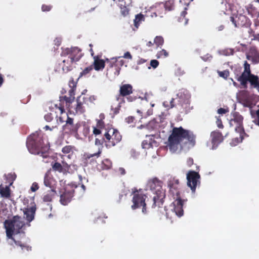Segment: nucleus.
Returning a JSON list of instances; mask_svg holds the SVG:
<instances>
[{"label":"nucleus","mask_w":259,"mask_h":259,"mask_svg":"<svg viewBox=\"0 0 259 259\" xmlns=\"http://www.w3.org/2000/svg\"><path fill=\"white\" fill-rule=\"evenodd\" d=\"M35 211L36 207L35 205L25 208L24 213L28 222H30L34 219Z\"/></svg>","instance_id":"nucleus-22"},{"label":"nucleus","mask_w":259,"mask_h":259,"mask_svg":"<svg viewBox=\"0 0 259 259\" xmlns=\"http://www.w3.org/2000/svg\"><path fill=\"white\" fill-rule=\"evenodd\" d=\"M168 186L170 193L174 197H180V183L178 179L175 178H170L168 181Z\"/></svg>","instance_id":"nucleus-17"},{"label":"nucleus","mask_w":259,"mask_h":259,"mask_svg":"<svg viewBox=\"0 0 259 259\" xmlns=\"http://www.w3.org/2000/svg\"><path fill=\"white\" fill-rule=\"evenodd\" d=\"M39 189L38 185L37 183L34 182L31 187V190L32 192H35L36 190H37Z\"/></svg>","instance_id":"nucleus-48"},{"label":"nucleus","mask_w":259,"mask_h":259,"mask_svg":"<svg viewBox=\"0 0 259 259\" xmlns=\"http://www.w3.org/2000/svg\"><path fill=\"white\" fill-rule=\"evenodd\" d=\"M118 6L120 8V12L123 16H127L129 13V9L125 6V3L123 0H118Z\"/></svg>","instance_id":"nucleus-27"},{"label":"nucleus","mask_w":259,"mask_h":259,"mask_svg":"<svg viewBox=\"0 0 259 259\" xmlns=\"http://www.w3.org/2000/svg\"><path fill=\"white\" fill-rule=\"evenodd\" d=\"M74 190L73 189H65L64 192L61 195L60 201L64 205H67L72 200L74 196Z\"/></svg>","instance_id":"nucleus-19"},{"label":"nucleus","mask_w":259,"mask_h":259,"mask_svg":"<svg viewBox=\"0 0 259 259\" xmlns=\"http://www.w3.org/2000/svg\"><path fill=\"white\" fill-rule=\"evenodd\" d=\"M159 65V62L156 60H152L150 62V65L153 68H156Z\"/></svg>","instance_id":"nucleus-49"},{"label":"nucleus","mask_w":259,"mask_h":259,"mask_svg":"<svg viewBox=\"0 0 259 259\" xmlns=\"http://www.w3.org/2000/svg\"><path fill=\"white\" fill-rule=\"evenodd\" d=\"M162 186V181L157 178L151 179L148 181L147 187L149 188L153 193L152 198L147 200L149 207L155 208L156 206L161 207L163 205L165 193Z\"/></svg>","instance_id":"nucleus-2"},{"label":"nucleus","mask_w":259,"mask_h":259,"mask_svg":"<svg viewBox=\"0 0 259 259\" xmlns=\"http://www.w3.org/2000/svg\"><path fill=\"white\" fill-rule=\"evenodd\" d=\"M153 43L151 41H149L147 42L146 46L148 47H150L153 45Z\"/></svg>","instance_id":"nucleus-61"},{"label":"nucleus","mask_w":259,"mask_h":259,"mask_svg":"<svg viewBox=\"0 0 259 259\" xmlns=\"http://www.w3.org/2000/svg\"><path fill=\"white\" fill-rule=\"evenodd\" d=\"M196 137L192 132L185 130L183 127H174L168 137L167 146L173 152L177 151L180 145L189 143L191 146L195 145Z\"/></svg>","instance_id":"nucleus-1"},{"label":"nucleus","mask_w":259,"mask_h":259,"mask_svg":"<svg viewBox=\"0 0 259 259\" xmlns=\"http://www.w3.org/2000/svg\"><path fill=\"white\" fill-rule=\"evenodd\" d=\"M43 139L41 134L36 132L32 134L28 138L26 142V146L28 150L31 153L40 154L42 157L46 158L47 157L46 153L40 151Z\"/></svg>","instance_id":"nucleus-5"},{"label":"nucleus","mask_w":259,"mask_h":259,"mask_svg":"<svg viewBox=\"0 0 259 259\" xmlns=\"http://www.w3.org/2000/svg\"><path fill=\"white\" fill-rule=\"evenodd\" d=\"M106 62L109 63V67L107 68V73L113 74L114 76L119 74L121 67L123 65L124 61L122 57H113L111 59H106Z\"/></svg>","instance_id":"nucleus-8"},{"label":"nucleus","mask_w":259,"mask_h":259,"mask_svg":"<svg viewBox=\"0 0 259 259\" xmlns=\"http://www.w3.org/2000/svg\"><path fill=\"white\" fill-rule=\"evenodd\" d=\"M145 20L144 16L142 14H138L136 16L135 19L134 20L135 25L136 27H138L140 23L142 21H144Z\"/></svg>","instance_id":"nucleus-35"},{"label":"nucleus","mask_w":259,"mask_h":259,"mask_svg":"<svg viewBox=\"0 0 259 259\" xmlns=\"http://www.w3.org/2000/svg\"><path fill=\"white\" fill-rule=\"evenodd\" d=\"M0 194L2 197L9 198L11 196L10 189L8 186L0 188Z\"/></svg>","instance_id":"nucleus-30"},{"label":"nucleus","mask_w":259,"mask_h":259,"mask_svg":"<svg viewBox=\"0 0 259 259\" xmlns=\"http://www.w3.org/2000/svg\"><path fill=\"white\" fill-rule=\"evenodd\" d=\"M52 6L51 5H42L41 10L43 12H49L52 9Z\"/></svg>","instance_id":"nucleus-47"},{"label":"nucleus","mask_w":259,"mask_h":259,"mask_svg":"<svg viewBox=\"0 0 259 259\" xmlns=\"http://www.w3.org/2000/svg\"><path fill=\"white\" fill-rule=\"evenodd\" d=\"M101 153H102V150L101 149H99L98 151L97 152H95L93 154L84 153L83 156L84 157V159L87 161H88L90 158H93L94 157H96L97 158L99 157L100 156Z\"/></svg>","instance_id":"nucleus-33"},{"label":"nucleus","mask_w":259,"mask_h":259,"mask_svg":"<svg viewBox=\"0 0 259 259\" xmlns=\"http://www.w3.org/2000/svg\"><path fill=\"white\" fill-rule=\"evenodd\" d=\"M102 168L104 169H109L112 167V162L108 159H105L102 161Z\"/></svg>","instance_id":"nucleus-34"},{"label":"nucleus","mask_w":259,"mask_h":259,"mask_svg":"<svg viewBox=\"0 0 259 259\" xmlns=\"http://www.w3.org/2000/svg\"><path fill=\"white\" fill-rule=\"evenodd\" d=\"M80 126V124L79 123H74V119L69 117L63 126V130L66 134L76 135Z\"/></svg>","instance_id":"nucleus-14"},{"label":"nucleus","mask_w":259,"mask_h":259,"mask_svg":"<svg viewBox=\"0 0 259 259\" xmlns=\"http://www.w3.org/2000/svg\"><path fill=\"white\" fill-rule=\"evenodd\" d=\"M142 146L143 148L149 149L153 147V143L150 141H148L147 139L143 141L142 143Z\"/></svg>","instance_id":"nucleus-39"},{"label":"nucleus","mask_w":259,"mask_h":259,"mask_svg":"<svg viewBox=\"0 0 259 259\" xmlns=\"http://www.w3.org/2000/svg\"><path fill=\"white\" fill-rule=\"evenodd\" d=\"M230 20L234 24V25L236 27L237 25L236 24V22H235L234 18L233 17H232V16L231 17H230Z\"/></svg>","instance_id":"nucleus-60"},{"label":"nucleus","mask_w":259,"mask_h":259,"mask_svg":"<svg viewBox=\"0 0 259 259\" xmlns=\"http://www.w3.org/2000/svg\"><path fill=\"white\" fill-rule=\"evenodd\" d=\"M85 98L84 97L81 98L80 96L78 97L76 102L77 105L76 107V112H79L80 113H83L85 111L84 106L83 105L85 103Z\"/></svg>","instance_id":"nucleus-25"},{"label":"nucleus","mask_w":259,"mask_h":259,"mask_svg":"<svg viewBox=\"0 0 259 259\" xmlns=\"http://www.w3.org/2000/svg\"><path fill=\"white\" fill-rule=\"evenodd\" d=\"M146 138L148 139V141H150L152 142L153 143V146L154 144H156V142L154 140V136L153 135H147Z\"/></svg>","instance_id":"nucleus-50"},{"label":"nucleus","mask_w":259,"mask_h":259,"mask_svg":"<svg viewBox=\"0 0 259 259\" xmlns=\"http://www.w3.org/2000/svg\"><path fill=\"white\" fill-rule=\"evenodd\" d=\"M133 87L130 84H124L121 85L119 89V94L116 97V100L119 101V103L124 102L123 97H126L128 102H133L136 99V97L131 95L133 93Z\"/></svg>","instance_id":"nucleus-9"},{"label":"nucleus","mask_w":259,"mask_h":259,"mask_svg":"<svg viewBox=\"0 0 259 259\" xmlns=\"http://www.w3.org/2000/svg\"><path fill=\"white\" fill-rule=\"evenodd\" d=\"M227 112H228V109H225L223 108H220L218 110V113L220 114H225Z\"/></svg>","instance_id":"nucleus-53"},{"label":"nucleus","mask_w":259,"mask_h":259,"mask_svg":"<svg viewBox=\"0 0 259 259\" xmlns=\"http://www.w3.org/2000/svg\"><path fill=\"white\" fill-rule=\"evenodd\" d=\"M55 113L58 112V111H56L58 110L59 112L60 115L58 116V114H56V118L57 121V124L55 126H53V128L57 127L59 124H62L64 122H66V120H67V118H69V116L65 110L64 105H63L62 103H59V104H55Z\"/></svg>","instance_id":"nucleus-13"},{"label":"nucleus","mask_w":259,"mask_h":259,"mask_svg":"<svg viewBox=\"0 0 259 259\" xmlns=\"http://www.w3.org/2000/svg\"><path fill=\"white\" fill-rule=\"evenodd\" d=\"M45 119L47 122H51L53 119V116L52 113H48L44 116Z\"/></svg>","instance_id":"nucleus-45"},{"label":"nucleus","mask_w":259,"mask_h":259,"mask_svg":"<svg viewBox=\"0 0 259 259\" xmlns=\"http://www.w3.org/2000/svg\"><path fill=\"white\" fill-rule=\"evenodd\" d=\"M74 99V96H70L69 97H67L66 96L62 97V99H60V102L61 103L63 100L66 101V104H70L72 103Z\"/></svg>","instance_id":"nucleus-42"},{"label":"nucleus","mask_w":259,"mask_h":259,"mask_svg":"<svg viewBox=\"0 0 259 259\" xmlns=\"http://www.w3.org/2000/svg\"><path fill=\"white\" fill-rule=\"evenodd\" d=\"M191 95L185 90L182 89L177 94L176 99L172 98L169 101H165L163 105L168 108L176 107L181 113H187L191 110L190 108Z\"/></svg>","instance_id":"nucleus-4"},{"label":"nucleus","mask_w":259,"mask_h":259,"mask_svg":"<svg viewBox=\"0 0 259 259\" xmlns=\"http://www.w3.org/2000/svg\"><path fill=\"white\" fill-rule=\"evenodd\" d=\"M150 16H151V17H156L157 16V15L155 12H153V13H151Z\"/></svg>","instance_id":"nucleus-64"},{"label":"nucleus","mask_w":259,"mask_h":259,"mask_svg":"<svg viewBox=\"0 0 259 259\" xmlns=\"http://www.w3.org/2000/svg\"><path fill=\"white\" fill-rule=\"evenodd\" d=\"M135 117L133 116H129L125 119L126 121L128 123H132L135 120Z\"/></svg>","instance_id":"nucleus-56"},{"label":"nucleus","mask_w":259,"mask_h":259,"mask_svg":"<svg viewBox=\"0 0 259 259\" xmlns=\"http://www.w3.org/2000/svg\"><path fill=\"white\" fill-rule=\"evenodd\" d=\"M133 194L132 202L133 204L131 206L132 208L136 209L142 207V212L146 213L147 212V205L149 207L148 203L145 202L146 196L141 193V189L138 190L136 188L133 189Z\"/></svg>","instance_id":"nucleus-7"},{"label":"nucleus","mask_w":259,"mask_h":259,"mask_svg":"<svg viewBox=\"0 0 259 259\" xmlns=\"http://www.w3.org/2000/svg\"><path fill=\"white\" fill-rule=\"evenodd\" d=\"M54 182V180L50 176V174L49 172H47L44 177V184L46 186L50 187L51 189H53V185Z\"/></svg>","instance_id":"nucleus-28"},{"label":"nucleus","mask_w":259,"mask_h":259,"mask_svg":"<svg viewBox=\"0 0 259 259\" xmlns=\"http://www.w3.org/2000/svg\"><path fill=\"white\" fill-rule=\"evenodd\" d=\"M61 57H67L76 63L83 56L81 50L78 47H71L62 50L61 53Z\"/></svg>","instance_id":"nucleus-11"},{"label":"nucleus","mask_w":259,"mask_h":259,"mask_svg":"<svg viewBox=\"0 0 259 259\" xmlns=\"http://www.w3.org/2000/svg\"><path fill=\"white\" fill-rule=\"evenodd\" d=\"M62 57L63 58L62 62L56 67L55 71H60V69L61 68L63 73H67L75 67L76 63L67 57Z\"/></svg>","instance_id":"nucleus-12"},{"label":"nucleus","mask_w":259,"mask_h":259,"mask_svg":"<svg viewBox=\"0 0 259 259\" xmlns=\"http://www.w3.org/2000/svg\"><path fill=\"white\" fill-rule=\"evenodd\" d=\"M100 119L99 120H102L103 121V119L105 118V115L103 113H101L99 115Z\"/></svg>","instance_id":"nucleus-62"},{"label":"nucleus","mask_w":259,"mask_h":259,"mask_svg":"<svg viewBox=\"0 0 259 259\" xmlns=\"http://www.w3.org/2000/svg\"><path fill=\"white\" fill-rule=\"evenodd\" d=\"M243 116L239 113L235 112L233 114V118L230 121V126H235L236 132L239 133L241 141L243 139V136L245 135L243 126Z\"/></svg>","instance_id":"nucleus-10"},{"label":"nucleus","mask_w":259,"mask_h":259,"mask_svg":"<svg viewBox=\"0 0 259 259\" xmlns=\"http://www.w3.org/2000/svg\"><path fill=\"white\" fill-rule=\"evenodd\" d=\"M105 126V123L102 120H97V124L96 127L101 128L103 129Z\"/></svg>","instance_id":"nucleus-46"},{"label":"nucleus","mask_w":259,"mask_h":259,"mask_svg":"<svg viewBox=\"0 0 259 259\" xmlns=\"http://www.w3.org/2000/svg\"><path fill=\"white\" fill-rule=\"evenodd\" d=\"M258 109L257 110H251L250 114L253 118V122L259 126V105H257Z\"/></svg>","instance_id":"nucleus-29"},{"label":"nucleus","mask_w":259,"mask_h":259,"mask_svg":"<svg viewBox=\"0 0 259 259\" xmlns=\"http://www.w3.org/2000/svg\"><path fill=\"white\" fill-rule=\"evenodd\" d=\"M5 227L6 229L7 236L9 239H12L17 246L21 247L22 250L26 249L27 251L31 250V247L22 243L20 241H16L13 237L14 233L18 234L22 232V229L25 226V224L23 219L19 216H14L12 220H6Z\"/></svg>","instance_id":"nucleus-3"},{"label":"nucleus","mask_w":259,"mask_h":259,"mask_svg":"<svg viewBox=\"0 0 259 259\" xmlns=\"http://www.w3.org/2000/svg\"><path fill=\"white\" fill-rule=\"evenodd\" d=\"M104 134V143L107 148H111L119 143L122 136L119 131L114 128H106Z\"/></svg>","instance_id":"nucleus-6"},{"label":"nucleus","mask_w":259,"mask_h":259,"mask_svg":"<svg viewBox=\"0 0 259 259\" xmlns=\"http://www.w3.org/2000/svg\"><path fill=\"white\" fill-rule=\"evenodd\" d=\"M4 79L3 78V75L0 73V87L2 86L3 83H4Z\"/></svg>","instance_id":"nucleus-59"},{"label":"nucleus","mask_w":259,"mask_h":259,"mask_svg":"<svg viewBox=\"0 0 259 259\" xmlns=\"http://www.w3.org/2000/svg\"><path fill=\"white\" fill-rule=\"evenodd\" d=\"M55 45H57V46H59L61 44V41L56 39V40H55Z\"/></svg>","instance_id":"nucleus-63"},{"label":"nucleus","mask_w":259,"mask_h":259,"mask_svg":"<svg viewBox=\"0 0 259 259\" xmlns=\"http://www.w3.org/2000/svg\"><path fill=\"white\" fill-rule=\"evenodd\" d=\"M75 150V147L74 146L67 145L64 146L62 149V152L64 155H61V158H63L64 155L67 154V157L70 159L73 155Z\"/></svg>","instance_id":"nucleus-24"},{"label":"nucleus","mask_w":259,"mask_h":259,"mask_svg":"<svg viewBox=\"0 0 259 259\" xmlns=\"http://www.w3.org/2000/svg\"><path fill=\"white\" fill-rule=\"evenodd\" d=\"M93 59L94 62L92 65L93 68L96 71L102 70L105 66L106 59L104 60L100 59L99 55L94 56Z\"/></svg>","instance_id":"nucleus-21"},{"label":"nucleus","mask_w":259,"mask_h":259,"mask_svg":"<svg viewBox=\"0 0 259 259\" xmlns=\"http://www.w3.org/2000/svg\"><path fill=\"white\" fill-rule=\"evenodd\" d=\"M123 57L124 58L131 60L132 59V56L131 55V53L129 52H126V53H125Z\"/></svg>","instance_id":"nucleus-57"},{"label":"nucleus","mask_w":259,"mask_h":259,"mask_svg":"<svg viewBox=\"0 0 259 259\" xmlns=\"http://www.w3.org/2000/svg\"><path fill=\"white\" fill-rule=\"evenodd\" d=\"M238 81L240 82V84L242 86V87L244 89H246L247 88V82H249L251 85L254 88L259 89V79L257 76L253 74H251L249 75L246 76V79H240L238 80Z\"/></svg>","instance_id":"nucleus-16"},{"label":"nucleus","mask_w":259,"mask_h":259,"mask_svg":"<svg viewBox=\"0 0 259 259\" xmlns=\"http://www.w3.org/2000/svg\"><path fill=\"white\" fill-rule=\"evenodd\" d=\"M104 143V137L101 140L96 139L95 144L96 145H102Z\"/></svg>","instance_id":"nucleus-54"},{"label":"nucleus","mask_w":259,"mask_h":259,"mask_svg":"<svg viewBox=\"0 0 259 259\" xmlns=\"http://www.w3.org/2000/svg\"><path fill=\"white\" fill-rule=\"evenodd\" d=\"M164 8L166 10L171 11L174 8V0H168L165 2Z\"/></svg>","instance_id":"nucleus-36"},{"label":"nucleus","mask_w":259,"mask_h":259,"mask_svg":"<svg viewBox=\"0 0 259 259\" xmlns=\"http://www.w3.org/2000/svg\"><path fill=\"white\" fill-rule=\"evenodd\" d=\"M93 69V67L92 65H90L85 68H84L80 73V76H85L88 74L90 73L91 71Z\"/></svg>","instance_id":"nucleus-40"},{"label":"nucleus","mask_w":259,"mask_h":259,"mask_svg":"<svg viewBox=\"0 0 259 259\" xmlns=\"http://www.w3.org/2000/svg\"><path fill=\"white\" fill-rule=\"evenodd\" d=\"M52 167L53 171H58L60 173L65 174L61 163L58 162H52Z\"/></svg>","instance_id":"nucleus-31"},{"label":"nucleus","mask_w":259,"mask_h":259,"mask_svg":"<svg viewBox=\"0 0 259 259\" xmlns=\"http://www.w3.org/2000/svg\"><path fill=\"white\" fill-rule=\"evenodd\" d=\"M168 55L169 54L166 50L162 49V50L157 52L156 54V57L158 59L161 58H164L167 57L168 56Z\"/></svg>","instance_id":"nucleus-38"},{"label":"nucleus","mask_w":259,"mask_h":259,"mask_svg":"<svg viewBox=\"0 0 259 259\" xmlns=\"http://www.w3.org/2000/svg\"><path fill=\"white\" fill-rule=\"evenodd\" d=\"M56 194V191L54 189L49 190L44 196L43 201L44 202H51Z\"/></svg>","instance_id":"nucleus-26"},{"label":"nucleus","mask_w":259,"mask_h":259,"mask_svg":"<svg viewBox=\"0 0 259 259\" xmlns=\"http://www.w3.org/2000/svg\"><path fill=\"white\" fill-rule=\"evenodd\" d=\"M244 71L242 73L241 75L239 76L238 74L236 75V79L237 80H239L241 79L244 80L246 79V76L251 74L250 69V65L247 63V61H245L244 64Z\"/></svg>","instance_id":"nucleus-23"},{"label":"nucleus","mask_w":259,"mask_h":259,"mask_svg":"<svg viewBox=\"0 0 259 259\" xmlns=\"http://www.w3.org/2000/svg\"><path fill=\"white\" fill-rule=\"evenodd\" d=\"M174 198L176 199V200L172 203L173 208L171 210L175 213L176 215L181 217L184 214L183 208V201L180 197H174Z\"/></svg>","instance_id":"nucleus-18"},{"label":"nucleus","mask_w":259,"mask_h":259,"mask_svg":"<svg viewBox=\"0 0 259 259\" xmlns=\"http://www.w3.org/2000/svg\"><path fill=\"white\" fill-rule=\"evenodd\" d=\"M216 123L217 124V126L220 128H223L224 126L222 123L221 119L219 117H217V119L216 121Z\"/></svg>","instance_id":"nucleus-52"},{"label":"nucleus","mask_w":259,"mask_h":259,"mask_svg":"<svg viewBox=\"0 0 259 259\" xmlns=\"http://www.w3.org/2000/svg\"><path fill=\"white\" fill-rule=\"evenodd\" d=\"M63 169L65 173L67 172L70 168V165L67 163L65 161L63 160L61 163Z\"/></svg>","instance_id":"nucleus-44"},{"label":"nucleus","mask_w":259,"mask_h":259,"mask_svg":"<svg viewBox=\"0 0 259 259\" xmlns=\"http://www.w3.org/2000/svg\"><path fill=\"white\" fill-rule=\"evenodd\" d=\"M69 86L70 88V90L69 91V94L70 96H74L75 95V90L76 87V82L75 81L73 78H71L69 81Z\"/></svg>","instance_id":"nucleus-32"},{"label":"nucleus","mask_w":259,"mask_h":259,"mask_svg":"<svg viewBox=\"0 0 259 259\" xmlns=\"http://www.w3.org/2000/svg\"><path fill=\"white\" fill-rule=\"evenodd\" d=\"M187 164L189 167L191 166L193 164V158L190 157L188 158L187 160Z\"/></svg>","instance_id":"nucleus-55"},{"label":"nucleus","mask_w":259,"mask_h":259,"mask_svg":"<svg viewBox=\"0 0 259 259\" xmlns=\"http://www.w3.org/2000/svg\"><path fill=\"white\" fill-rule=\"evenodd\" d=\"M101 130L97 127H94L93 129V134L97 136L101 134Z\"/></svg>","instance_id":"nucleus-51"},{"label":"nucleus","mask_w":259,"mask_h":259,"mask_svg":"<svg viewBox=\"0 0 259 259\" xmlns=\"http://www.w3.org/2000/svg\"><path fill=\"white\" fill-rule=\"evenodd\" d=\"M218 73L220 77L225 79H227L230 75V72L228 70H225L223 71H218Z\"/></svg>","instance_id":"nucleus-41"},{"label":"nucleus","mask_w":259,"mask_h":259,"mask_svg":"<svg viewBox=\"0 0 259 259\" xmlns=\"http://www.w3.org/2000/svg\"><path fill=\"white\" fill-rule=\"evenodd\" d=\"M200 178V175L197 172L190 170L188 172L187 175V185L190 187L193 192H195L197 184L199 182Z\"/></svg>","instance_id":"nucleus-15"},{"label":"nucleus","mask_w":259,"mask_h":259,"mask_svg":"<svg viewBox=\"0 0 259 259\" xmlns=\"http://www.w3.org/2000/svg\"><path fill=\"white\" fill-rule=\"evenodd\" d=\"M212 149H215L224 140L222 134L218 131L212 132L210 134Z\"/></svg>","instance_id":"nucleus-20"},{"label":"nucleus","mask_w":259,"mask_h":259,"mask_svg":"<svg viewBox=\"0 0 259 259\" xmlns=\"http://www.w3.org/2000/svg\"><path fill=\"white\" fill-rule=\"evenodd\" d=\"M119 170V172L120 173V174H121V175H125V172H125V169H124V168H123V167H120V168H119V170Z\"/></svg>","instance_id":"nucleus-58"},{"label":"nucleus","mask_w":259,"mask_h":259,"mask_svg":"<svg viewBox=\"0 0 259 259\" xmlns=\"http://www.w3.org/2000/svg\"><path fill=\"white\" fill-rule=\"evenodd\" d=\"M154 44H155L157 47H161L164 44L163 38L161 36H156L154 40Z\"/></svg>","instance_id":"nucleus-37"},{"label":"nucleus","mask_w":259,"mask_h":259,"mask_svg":"<svg viewBox=\"0 0 259 259\" xmlns=\"http://www.w3.org/2000/svg\"><path fill=\"white\" fill-rule=\"evenodd\" d=\"M226 4H227L229 7V10L231 12L234 11V4L236 3V0H225Z\"/></svg>","instance_id":"nucleus-43"}]
</instances>
